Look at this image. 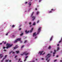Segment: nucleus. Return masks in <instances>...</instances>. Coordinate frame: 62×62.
Listing matches in <instances>:
<instances>
[{
	"label": "nucleus",
	"mask_w": 62,
	"mask_h": 62,
	"mask_svg": "<svg viewBox=\"0 0 62 62\" xmlns=\"http://www.w3.org/2000/svg\"><path fill=\"white\" fill-rule=\"evenodd\" d=\"M6 46H7L6 47L7 49H8L9 48L12 47L13 46V44L10 45V44H9L8 43H7L6 45Z\"/></svg>",
	"instance_id": "nucleus-1"
},
{
	"label": "nucleus",
	"mask_w": 62,
	"mask_h": 62,
	"mask_svg": "<svg viewBox=\"0 0 62 62\" xmlns=\"http://www.w3.org/2000/svg\"><path fill=\"white\" fill-rule=\"evenodd\" d=\"M51 56V55L50 54H48L47 55V56H46V60H47L49 59V58L50 57V56Z\"/></svg>",
	"instance_id": "nucleus-2"
},
{
	"label": "nucleus",
	"mask_w": 62,
	"mask_h": 62,
	"mask_svg": "<svg viewBox=\"0 0 62 62\" xmlns=\"http://www.w3.org/2000/svg\"><path fill=\"white\" fill-rule=\"evenodd\" d=\"M34 12H33L32 13V14H31V18H32V21H34V20L35 19V16H32L33 15V14H34Z\"/></svg>",
	"instance_id": "nucleus-3"
},
{
	"label": "nucleus",
	"mask_w": 62,
	"mask_h": 62,
	"mask_svg": "<svg viewBox=\"0 0 62 62\" xmlns=\"http://www.w3.org/2000/svg\"><path fill=\"white\" fill-rule=\"evenodd\" d=\"M41 27H40L38 29V31L37 33V34H38L39 33V32H40V30H41Z\"/></svg>",
	"instance_id": "nucleus-4"
},
{
	"label": "nucleus",
	"mask_w": 62,
	"mask_h": 62,
	"mask_svg": "<svg viewBox=\"0 0 62 62\" xmlns=\"http://www.w3.org/2000/svg\"><path fill=\"white\" fill-rule=\"evenodd\" d=\"M23 54L24 55H27V54H28L29 53H27V51H26L24 52L23 53Z\"/></svg>",
	"instance_id": "nucleus-5"
},
{
	"label": "nucleus",
	"mask_w": 62,
	"mask_h": 62,
	"mask_svg": "<svg viewBox=\"0 0 62 62\" xmlns=\"http://www.w3.org/2000/svg\"><path fill=\"white\" fill-rule=\"evenodd\" d=\"M44 52V51H39V54L40 55H41V54H42V53H43V52Z\"/></svg>",
	"instance_id": "nucleus-6"
},
{
	"label": "nucleus",
	"mask_w": 62,
	"mask_h": 62,
	"mask_svg": "<svg viewBox=\"0 0 62 62\" xmlns=\"http://www.w3.org/2000/svg\"><path fill=\"white\" fill-rule=\"evenodd\" d=\"M17 41H21V38H19L17 39H16Z\"/></svg>",
	"instance_id": "nucleus-7"
},
{
	"label": "nucleus",
	"mask_w": 62,
	"mask_h": 62,
	"mask_svg": "<svg viewBox=\"0 0 62 62\" xmlns=\"http://www.w3.org/2000/svg\"><path fill=\"white\" fill-rule=\"evenodd\" d=\"M36 33L34 32L33 33V37H34V36H36L37 35V34H36Z\"/></svg>",
	"instance_id": "nucleus-8"
},
{
	"label": "nucleus",
	"mask_w": 62,
	"mask_h": 62,
	"mask_svg": "<svg viewBox=\"0 0 62 62\" xmlns=\"http://www.w3.org/2000/svg\"><path fill=\"white\" fill-rule=\"evenodd\" d=\"M28 5H29V7H31V2H30L29 3Z\"/></svg>",
	"instance_id": "nucleus-9"
},
{
	"label": "nucleus",
	"mask_w": 62,
	"mask_h": 62,
	"mask_svg": "<svg viewBox=\"0 0 62 62\" xmlns=\"http://www.w3.org/2000/svg\"><path fill=\"white\" fill-rule=\"evenodd\" d=\"M17 41H18L16 39V40H15V41H14V43H15L17 42Z\"/></svg>",
	"instance_id": "nucleus-10"
},
{
	"label": "nucleus",
	"mask_w": 62,
	"mask_h": 62,
	"mask_svg": "<svg viewBox=\"0 0 62 62\" xmlns=\"http://www.w3.org/2000/svg\"><path fill=\"white\" fill-rule=\"evenodd\" d=\"M25 32L26 34H27V33H29V31H27V30H26L25 31Z\"/></svg>",
	"instance_id": "nucleus-11"
},
{
	"label": "nucleus",
	"mask_w": 62,
	"mask_h": 62,
	"mask_svg": "<svg viewBox=\"0 0 62 62\" xmlns=\"http://www.w3.org/2000/svg\"><path fill=\"white\" fill-rule=\"evenodd\" d=\"M53 36H52L51 37V38L50 39V41H51V40H52V39H53Z\"/></svg>",
	"instance_id": "nucleus-12"
},
{
	"label": "nucleus",
	"mask_w": 62,
	"mask_h": 62,
	"mask_svg": "<svg viewBox=\"0 0 62 62\" xmlns=\"http://www.w3.org/2000/svg\"><path fill=\"white\" fill-rule=\"evenodd\" d=\"M26 42H28V41L27 40H25L24 42V43H26Z\"/></svg>",
	"instance_id": "nucleus-13"
},
{
	"label": "nucleus",
	"mask_w": 62,
	"mask_h": 62,
	"mask_svg": "<svg viewBox=\"0 0 62 62\" xmlns=\"http://www.w3.org/2000/svg\"><path fill=\"white\" fill-rule=\"evenodd\" d=\"M33 28H32L31 29V30L30 31L31 33V32H32V31H33Z\"/></svg>",
	"instance_id": "nucleus-14"
},
{
	"label": "nucleus",
	"mask_w": 62,
	"mask_h": 62,
	"mask_svg": "<svg viewBox=\"0 0 62 62\" xmlns=\"http://www.w3.org/2000/svg\"><path fill=\"white\" fill-rule=\"evenodd\" d=\"M15 47L16 48H18V45H16V46H15Z\"/></svg>",
	"instance_id": "nucleus-15"
},
{
	"label": "nucleus",
	"mask_w": 62,
	"mask_h": 62,
	"mask_svg": "<svg viewBox=\"0 0 62 62\" xmlns=\"http://www.w3.org/2000/svg\"><path fill=\"white\" fill-rule=\"evenodd\" d=\"M16 53L17 54H18V53H19V51H16Z\"/></svg>",
	"instance_id": "nucleus-16"
},
{
	"label": "nucleus",
	"mask_w": 62,
	"mask_h": 62,
	"mask_svg": "<svg viewBox=\"0 0 62 62\" xmlns=\"http://www.w3.org/2000/svg\"><path fill=\"white\" fill-rule=\"evenodd\" d=\"M51 48V46H50L48 48V49H50Z\"/></svg>",
	"instance_id": "nucleus-17"
},
{
	"label": "nucleus",
	"mask_w": 62,
	"mask_h": 62,
	"mask_svg": "<svg viewBox=\"0 0 62 62\" xmlns=\"http://www.w3.org/2000/svg\"><path fill=\"white\" fill-rule=\"evenodd\" d=\"M55 10L54 9H52L51 10V11H55Z\"/></svg>",
	"instance_id": "nucleus-18"
},
{
	"label": "nucleus",
	"mask_w": 62,
	"mask_h": 62,
	"mask_svg": "<svg viewBox=\"0 0 62 62\" xmlns=\"http://www.w3.org/2000/svg\"><path fill=\"white\" fill-rule=\"evenodd\" d=\"M12 52H13V51H12L11 52H10L9 54H11V53H12Z\"/></svg>",
	"instance_id": "nucleus-19"
},
{
	"label": "nucleus",
	"mask_w": 62,
	"mask_h": 62,
	"mask_svg": "<svg viewBox=\"0 0 62 62\" xmlns=\"http://www.w3.org/2000/svg\"><path fill=\"white\" fill-rule=\"evenodd\" d=\"M48 13H52V11H50L48 12Z\"/></svg>",
	"instance_id": "nucleus-20"
},
{
	"label": "nucleus",
	"mask_w": 62,
	"mask_h": 62,
	"mask_svg": "<svg viewBox=\"0 0 62 62\" xmlns=\"http://www.w3.org/2000/svg\"><path fill=\"white\" fill-rule=\"evenodd\" d=\"M39 14V11H37V14Z\"/></svg>",
	"instance_id": "nucleus-21"
},
{
	"label": "nucleus",
	"mask_w": 62,
	"mask_h": 62,
	"mask_svg": "<svg viewBox=\"0 0 62 62\" xmlns=\"http://www.w3.org/2000/svg\"><path fill=\"white\" fill-rule=\"evenodd\" d=\"M24 46L23 45L21 47V48H23V47H24Z\"/></svg>",
	"instance_id": "nucleus-22"
},
{
	"label": "nucleus",
	"mask_w": 62,
	"mask_h": 62,
	"mask_svg": "<svg viewBox=\"0 0 62 62\" xmlns=\"http://www.w3.org/2000/svg\"><path fill=\"white\" fill-rule=\"evenodd\" d=\"M33 25H36V23H34L33 24Z\"/></svg>",
	"instance_id": "nucleus-23"
},
{
	"label": "nucleus",
	"mask_w": 62,
	"mask_h": 62,
	"mask_svg": "<svg viewBox=\"0 0 62 62\" xmlns=\"http://www.w3.org/2000/svg\"><path fill=\"white\" fill-rule=\"evenodd\" d=\"M16 49H17V48H16L15 46L14 48V50H15Z\"/></svg>",
	"instance_id": "nucleus-24"
},
{
	"label": "nucleus",
	"mask_w": 62,
	"mask_h": 62,
	"mask_svg": "<svg viewBox=\"0 0 62 62\" xmlns=\"http://www.w3.org/2000/svg\"><path fill=\"white\" fill-rule=\"evenodd\" d=\"M62 41V40H61L60 41H59V43H60L61 42V41Z\"/></svg>",
	"instance_id": "nucleus-25"
},
{
	"label": "nucleus",
	"mask_w": 62,
	"mask_h": 62,
	"mask_svg": "<svg viewBox=\"0 0 62 62\" xmlns=\"http://www.w3.org/2000/svg\"><path fill=\"white\" fill-rule=\"evenodd\" d=\"M23 33H22L20 35V36H22V35H23Z\"/></svg>",
	"instance_id": "nucleus-26"
},
{
	"label": "nucleus",
	"mask_w": 62,
	"mask_h": 62,
	"mask_svg": "<svg viewBox=\"0 0 62 62\" xmlns=\"http://www.w3.org/2000/svg\"><path fill=\"white\" fill-rule=\"evenodd\" d=\"M8 60H6L5 62H8Z\"/></svg>",
	"instance_id": "nucleus-27"
},
{
	"label": "nucleus",
	"mask_w": 62,
	"mask_h": 62,
	"mask_svg": "<svg viewBox=\"0 0 62 62\" xmlns=\"http://www.w3.org/2000/svg\"><path fill=\"white\" fill-rule=\"evenodd\" d=\"M8 33H9V32H8L6 34V36H8Z\"/></svg>",
	"instance_id": "nucleus-28"
},
{
	"label": "nucleus",
	"mask_w": 62,
	"mask_h": 62,
	"mask_svg": "<svg viewBox=\"0 0 62 62\" xmlns=\"http://www.w3.org/2000/svg\"><path fill=\"white\" fill-rule=\"evenodd\" d=\"M39 20H38L37 22V23H39Z\"/></svg>",
	"instance_id": "nucleus-29"
},
{
	"label": "nucleus",
	"mask_w": 62,
	"mask_h": 62,
	"mask_svg": "<svg viewBox=\"0 0 62 62\" xmlns=\"http://www.w3.org/2000/svg\"><path fill=\"white\" fill-rule=\"evenodd\" d=\"M23 54H24L23 53V54H21V55H23Z\"/></svg>",
	"instance_id": "nucleus-30"
},
{
	"label": "nucleus",
	"mask_w": 62,
	"mask_h": 62,
	"mask_svg": "<svg viewBox=\"0 0 62 62\" xmlns=\"http://www.w3.org/2000/svg\"><path fill=\"white\" fill-rule=\"evenodd\" d=\"M15 25H12V27H15Z\"/></svg>",
	"instance_id": "nucleus-31"
},
{
	"label": "nucleus",
	"mask_w": 62,
	"mask_h": 62,
	"mask_svg": "<svg viewBox=\"0 0 62 62\" xmlns=\"http://www.w3.org/2000/svg\"><path fill=\"white\" fill-rule=\"evenodd\" d=\"M57 60L56 59L54 61V62H56V61H57Z\"/></svg>",
	"instance_id": "nucleus-32"
},
{
	"label": "nucleus",
	"mask_w": 62,
	"mask_h": 62,
	"mask_svg": "<svg viewBox=\"0 0 62 62\" xmlns=\"http://www.w3.org/2000/svg\"><path fill=\"white\" fill-rule=\"evenodd\" d=\"M57 51L55 50H54V53H56V52Z\"/></svg>",
	"instance_id": "nucleus-33"
},
{
	"label": "nucleus",
	"mask_w": 62,
	"mask_h": 62,
	"mask_svg": "<svg viewBox=\"0 0 62 62\" xmlns=\"http://www.w3.org/2000/svg\"><path fill=\"white\" fill-rule=\"evenodd\" d=\"M23 41H21L20 42V43H23Z\"/></svg>",
	"instance_id": "nucleus-34"
},
{
	"label": "nucleus",
	"mask_w": 62,
	"mask_h": 62,
	"mask_svg": "<svg viewBox=\"0 0 62 62\" xmlns=\"http://www.w3.org/2000/svg\"><path fill=\"white\" fill-rule=\"evenodd\" d=\"M21 60V58H19V61H20V60Z\"/></svg>",
	"instance_id": "nucleus-35"
},
{
	"label": "nucleus",
	"mask_w": 62,
	"mask_h": 62,
	"mask_svg": "<svg viewBox=\"0 0 62 62\" xmlns=\"http://www.w3.org/2000/svg\"><path fill=\"white\" fill-rule=\"evenodd\" d=\"M4 60H3H3H1V62H2L3 61H4Z\"/></svg>",
	"instance_id": "nucleus-36"
},
{
	"label": "nucleus",
	"mask_w": 62,
	"mask_h": 62,
	"mask_svg": "<svg viewBox=\"0 0 62 62\" xmlns=\"http://www.w3.org/2000/svg\"><path fill=\"white\" fill-rule=\"evenodd\" d=\"M55 52H54L53 54H55Z\"/></svg>",
	"instance_id": "nucleus-37"
},
{
	"label": "nucleus",
	"mask_w": 62,
	"mask_h": 62,
	"mask_svg": "<svg viewBox=\"0 0 62 62\" xmlns=\"http://www.w3.org/2000/svg\"><path fill=\"white\" fill-rule=\"evenodd\" d=\"M59 47H58L57 48V50H59Z\"/></svg>",
	"instance_id": "nucleus-38"
},
{
	"label": "nucleus",
	"mask_w": 62,
	"mask_h": 62,
	"mask_svg": "<svg viewBox=\"0 0 62 62\" xmlns=\"http://www.w3.org/2000/svg\"><path fill=\"white\" fill-rule=\"evenodd\" d=\"M7 57V55H6L5 56V57Z\"/></svg>",
	"instance_id": "nucleus-39"
},
{
	"label": "nucleus",
	"mask_w": 62,
	"mask_h": 62,
	"mask_svg": "<svg viewBox=\"0 0 62 62\" xmlns=\"http://www.w3.org/2000/svg\"><path fill=\"white\" fill-rule=\"evenodd\" d=\"M21 29H22L21 28H20L19 29V30H21Z\"/></svg>",
	"instance_id": "nucleus-40"
},
{
	"label": "nucleus",
	"mask_w": 62,
	"mask_h": 62,
	"mask_svg": "<svg viewBox=\"0 0 62 62\" xmlns=\"http://www.w3.org/2000/svg\"><path fill=\"white\" fill-rule=\"evenodd\" d=\"M26 59L25 58V60H24V61H26Z\"/></svg>",
	"instance_id": "nucleus-41"
},
{
	"label": "nucleus",
	"mask_w": 62,
	"mask_h": 62,
	"mask_svg": "<svg viewBox=\"0 0 62 62\" xmlns=\"http://www.w3.org/2000/svg\"><path fill=\"white\" fill-rule=\"evenodd\" d=\"M28 2H26L25 3V4H27V3Z\"/></svg>",
	"instance_id": "nucleus-42"
},
{
	"label": "nucleus",
	"mask_w": 62,
	"mask_h": 62,
	"mask_svg": "<svg viewBox=\"0 0 62 62\" xmlns=\"http://www.w3.org/2000/svg\"><path fill=\"white\" fill-rule=\"evenodd\" d=\"M17 55H16V56L15 57V58H16V57H17Z\"/></svg>",
	"instance_id": "nucleus-43"
},
{
	"label": "nucleus",
	"mask_w": 62,
	"mask_h": 62,
	"mask_svg": "<svg viewBox=\"0 0 62 62\" xmlns=\"http://www.w3.org/2000/svg\"><path fill=\"white\" fill-rule=\"evenodd\" d=\"M45 54V52H44V53L42 54V55H44V54Z\"/></svg>",
	"instance_id": "nucleus-44"
},
{
	"label": "nucleus",
	"mask_w": 62,
	"mask_h": 62,
	"mask_svg": "<svg viewBox=\"0 0 62 62\" xmlns=\"http://www.w3.org/2000/svg\"><path fill=\"white\" fill-rule=\"evenodd\" d=\"M6 59V57H4L3 59V60H4V59Z\"/></svg>",
	"instance_id": "nucleus-45"
},
{
	"label": "nucleus",
	"mask_w": 62,
	"mask_h": 62,
	"mask_svg": "<svg viewBox=\"0 0 62 62\" xmlns=\"http://www.w3.org/2000/svg\"><path fill=\"white\" fill-rule=\"evenodd\" d=\"M12 53V54H14L15 53V52H13Z\"/></svg>",
	"instance_id": "nucleus-46"
},
{
	"label": "nucleus",
	"mask_w": 62,
	"mask_h": 62,
	"mask_svg": "<svg viewBox=\"0 0 62 62\" xmlns=\"http://www.w3.org/2000/svg\"><path fill=\"white\" fill-rule=\"evenodd\" d=\"M6 44V41L4 43V44Z\"/></svg>",
	"instance_id": "nucleus-47"
},
{
	"label": "nucleus",
	"mask_w": 62,
	"mask_h": 62,
	"mask_svg": "<svg viewBox=\"0 0 62 62\" xmlns=\"http://www.w3.org/2000/svg\"><path fill=\"white\" fill-rule=\"evenodd\" d=\"M6 48V47H3V49H5Z\"/></svg>",
	"instance_id": "nucleus-48"
},
{
	"label": "nucleus",
	"mask_w": 62,
	"mask_h": 62,
	"mask_svg": "<svg viewBox=\"0 0 62 62\" xmlns=\"http://www.w3.org/2000/svg\"><path fill=\"white\" fill-rule=\"evenodd\" d=\"M28 56H27L26 57H25V58H27V57H28Z\"/></svg>",
	"instance_id": "nucleus-49"
},
{
	"label": "nucleus",
	"mask_w": 62,
	"mask_h": 62,
	"mask_svg": "<svg viewBox=\"0 0 62 62\" xmlns=\"http://www.w3.org/2000/svg\"><path fill=\"white\" fill-rule=\"evenodd\" d=\"M50 61V59L49 60H48L47 61L48 62H49V61Z\"/></svg>",
	"instance_id": "nucleus-50"
},
{
	"label": "nucleus",
	"mask_w": 62,
	"mask_h": 62,
	"mask_svg": "<svg viewBox=\"0 0 62 62\" xmlns=\"http://www.w3.org/2000/svg\"><path fill=\"white\" fill-rule=\"evenodd\" d=\"M57 46H59V44H57Z\"/></svg>",
	"instance_id": "nucleus-51"
},
{
	"label": "nucleus",
	"mask_w": 62,
	"mask_h": 62,
	"mask_svg": "<svg viewBox=\"0 0 62 62\" xmlns=\"http://www.w3.org/2000/svg\"><path fill=\"white\" fill-rule=\"evenodd\" d=\"M31 24V22H30V23H29V24Z\"/></svg>",
	"instance_id": "nucleus-52"
},
{
	"label": "nucleus",
	"mask_w": 62,
	"mask_h": 62,
	"mask_svg": "<svg viewBox=\"0 0 62 62\" xmlns=\"http://www.w3.org/2000/svg\"><path fill=\"white\" fill-rule=\"evenodd\" d=\"M41 59L42 60H44V59L43 58H42Z\"/></svg>",
	"instance_id": "nucleus-53"
},
{
	"label": "nucleus",
	"mask_w": 62,
	"mask_h": 62,
	"mask_svg": "<svg viewBox=\"0 0 62 62\" xmlns=\"http://www.w3.org/2000/svg\"><path fill=\"white\" fill-rule=\"evenodd\" d=\"M60 62H62V60H60Z\"/></svg>",
	"instance_id": "nucleus-54"
},
{
	"label": "nucleus",
	"mask_w": 62,
	"mask_h": 62,
	"mask_svg": "<svg viewBox=\"0 0 62 62\" xmlns=\"http://www.w3.org/2000/svg\"><path fill=\"white\" fill-rule=\"evenodd\" d=\"M2 43H0V45H2Z\"/></svg>",
	"instance_id": "nucleus-55"
},
{
	"label": "nucleus",
	"mask_w": 62,
	"mask_h": 62,
	"mask_svg": "<svg viewBox=\"0 0 62 62\" xmlns=\"http://www.w3.org/2000/svg\"><path fill=\"white\" fill-rule=\"evenodd\" d=\"M17 59H18L17 58L16 59V60H17Z\"/></svg>",
	"instance_id": "nucleus-56"
},
{
	"label": "nucleus",
	"mask_w": 62,
	"mask_h": 62,
	"mask_svg": "<svg viewBox=\"0 0 62 62\" xmlns=\"http://www.w3.org/2000/svg\"><path fill=\"white\" fill-rule=\"evenodd\" d=\"M53 56H54V54H53Z\"/></svg>",
	"instance_id": "nucleus-57"
},
{
	"label": "nucleus",
	"mask_w": 62,
	"mask_h": 62,
	"mask_svg": "<svg viewBox=\"0 0 62 62\" xmlns=\"http://www.w3.org/2000/svg\"><path fill=\"white\" fill-rule=\"evenodd\" d=\"M58 57V56L57 55V56H56V57Z\"/></svg>",
	"instance_id": "nucleus-58"
},
{
	"label": "nucleus",
	"mask_w": 62,
	"mask_h": 62,
	"mask_svg": "<svg viewBox=\"0 0 62 62\" xmlns=\"http://www.w3.org/2000/svg\"><path fill=\"white\" fill-rule=\"evenodd\" d=\"M4 50V51H6V50Z\"/></svg>",
	"instance_id": "nucleus-59"
},
{
	"label": "nucleus",
	"mask_w": 62,
	"mask_h": 62,
	"mask_svg": "<svg viewBox=\"0 0 62 62\" xmlns=\"http://www.w3.org/2000/svg\"><path fill=\"white\" fill-rule=\"evenodd\" d=\"M9 61L10 62H11V60H9Z\"/></svg>",
	"instance_id": "nucleus-60"
},
{
	"label": "nucleus",
	"mask_w": 62,
	"mask_h": 62,
	"mask_svg": "<svg viewBox=\"0 0 62 62\" xmlns=\"http://www.w3.org/2000/svg\"><path fill=\"white\" fill-rule=\"evenodd\" d=\"M53 53V51H51V53Z\"/></svg>",
	"instance_id": "nucleus-61"
},
{
	"label": "nucleus",
	"mask_w": 62,
	"mask_h": 62,
	"mask_svg": "<svg viewBox=\"0 0 62 62\" xmlns=\"http://www.w3.org/2000/svg\"><path fill=\"white\" fill-rule=\"evenodd\" d=\"M37 38V37H35V39H36Z\"/></svg>",
	"instance_id": "nucleus-62"
},
{
	"label": "nucleus",
	"mask_w": 62,
	"mask_h": 62,
	"mask_svg": "<svg viewBox=\"0 0 62 62\" xmlns=\"http://www.w3.org/2000/svg\"><path fill=\"white\" fill-rule=\"evenodd\" d=\"M20 62H23L22 61H21Z\"/></svg>",
	"instance_id": "nucleus-63"
},
{
	"label": "nucleus",
	"mask_w": 62,
	"mask_h": 62,
	"mask_svg": "<svg viewBox=\"0 0 62 62\" xmlns=\"http://www.w3.org/2000/svg\"><path fill=\"white\" fill-rule=\"evenodd\" d=\"M61 40H62V38H61Z\"/></svg>",
	"instance_id": "nucleus-64"
}]
</instances>
